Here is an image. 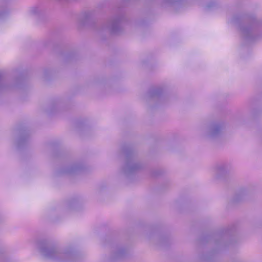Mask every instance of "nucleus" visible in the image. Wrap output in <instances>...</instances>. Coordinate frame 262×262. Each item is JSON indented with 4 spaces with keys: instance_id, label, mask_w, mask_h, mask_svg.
Listing matches in <instances>:
<instances>
[{
    "instance_id": "2",
    "label": "nucleus",
    "mask_w": 262,
    "mask_h": 262,
    "mask_svg": "<svg viewBox=\"0 0 262 262\" xmlns=\"http://www.w3.org/2000/svg\"><path fill=\"white\" fill-rule=\"evenodd\" d=\"M35 10H36V8H33V9H32V13L35 12Z\"/></svg>"
},
{
    "instance_id": "1",
    "label": "nucleus",
    "mask_w": 262,
    "mask_h": 262,
    "mask_svg": "<svg viewBox=\"0 0 262 262\" xmlns=\"http://www.w3.org/2000/svg\"><path fill=\"white\" fill-rule=\"evenodd\" d=\"M42 255L47 258L56 259L61 256V253L53 248H45L42 250Z\"/></svg>"
}]
</instances>
